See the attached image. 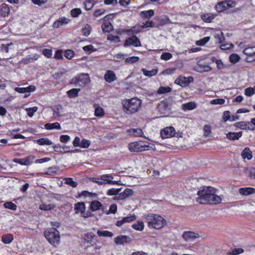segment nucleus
<instances>
[{"label": "nucleus", "mask_w": 255, "mask_h": 255, "mask_svg": "<svg viewBox=\"0 0 255 255\" xmlns=\"http://www.w3.org/2000/svg\"><path fill=\"white\" fill-rule=\"evenodd\" d=\"M90 81L89 76L88 74L82 73L75 78L72 79L71 83L75 84L81 87H83L89 83Z\"/></svg>", "instance_id": "423d86ee"}, {"label": "nucleus", "mask_w": 255, "mask_h": 255, "mask_svg": "<svg viewBox=\"0 0 255 255\" xmlns=\"http://www.w3.org/2000/svg\"><path fill=\"white\" fill-rule=\"evenodd\" d=\"M141 71L145 76L148 77H151L152 76L156 75L158 71L157 69H152L151 70L149 71L144 68H142L141 69Z\"/></svg>", "instance_id": "473e14b6"}, {"label": "nucleus", "mask_w": 255, "mask_h": 255, "mask_svg": "<svg viewBox=\"0 0 255 255\" xmlns=\"http://www.w3.org/2000/svg\"><path fill=\"white\" fill-rule=\"evenodd\" d=\"M82 13V10L79 8H75L71 10L70 14L73 17H77Z\"/></svg>", "instance_id": "49530a36"}, {"label": "nucleus", "mask_w": 255, "mask_h": 255, "mask_svg": "<svg viewBox=\"0 0 255 255\" xmlns=\"http://www.w3.org/2000/svg\"><path fill=\"white\" fill-rule=\"evenodd\" d=\"M74 52L72 50L68 49L65 51L64 56L68 59H72L74 57Z\"/></svg>", "instance_id": "0e129e2a"}, {"label": "nucleus", "mask_w": 255, "mask_h": 255, "mask_svg": "<svg viewBox=\"0 0 255 255\" xmlns=\"http://www.w3.org/2000/svg\"><path fill=\"white\" fill-rule=\"evenodd\" d=\"M75 213L80 214L83 218H88L92 216V214L88 211H86V207L84 202H78L74 205Z\"/></svg>", "instance_id": "39448f33"}, {"label": "nucleus", "mask_w": 255, "mask_h": 255, "mask_svg": "<svg viewBox=\"0 0 255 255\" xmlns=\"http://www.w3.org/2000/svg\"><path fill=\"white\" fill-rule=\"evenodd\" d=\"M194 196L193 200L202 204H216L222 201L221 196L215 194V192H196Z\"/></svg>", "instance_id": "f257e3e1"}, {"label": "nucleus", "mask_w": 255, "mask_h": 255, "mask_svg": "<svg viewBox=\"0 0 255 255\" xmlns=\"http://www.w3.org/2000/svg\"><path fill=\"white\" fill-rule=\"evenodd\" d=\"M246 174L251 178H255V168H249L246 170Z\"/></svg>", "instance_id": "6e6d98bb"}, {"label": "nucleus", "mask_w": 255, "mask_h": 255, "mask_svg": "<svg viewBox=\"0 0 255 255\" xmlns=\"http://www.w3.org/2000/svg\"><path fill=\"white\" fill-rule=\"evenodd\" d=\"M216 15L211 13H205L201 15V18L205 22H211L215 17Z\"/></svg>", "instance_id": "393cba45"}, {"label": "nucleus", "mask_w": 255, "mask_h": 255, "mask_svg": "<svg viewBox=\"0 0 255 255\" xmlns=\"http://www.w3.org/2000/svg\"><path fill=\"white\" fill-rule=\"evenodd\" d=\"M43 54L48 58H51L52 55V51L50 49H44L42 50Z\"/></svg>", "instance_id": "69168bd1"}, {"label": "nucleus", "mask_w": 255, "mask_h": 255, "mask_svg": "<svg viewBox=\"0 0 255 255\" xmlns=\"http://www.w3.org/2000/svg\"><path fill=\"white\" fill-rule=\"evenodd\" d=\"M12 46L13 43L12 42L7 44H2L0 47L1 51L3 52L8 53Z\"/></svg>", "instance_id": "8fccbe9b"}, {"label": "nucleus", "mask_w": 255, "mask_h": 255, "mask_svg": "<svg viewBox=\"0 0 255 255\" xmlns=\"http://www.w3.org/2000/svg\"><path fill=\"white\" fill-rule=\"evenodd\" d=\"M141 101L137 98H132L123 102V106L125 113L132 114L137 112L141 106Z\"/></svg>", "instance_id": "7ed1b4c3"}, {"label": "nucleus", "mask_w": 255, "mask_h": 255, "mask_svg": "<svg viewBox=\"0 0 255 255\" xmlns=\"http://www.w3.org/2000/svg\"><path fill=\"white\" fill-rule=\"evenodd\" d=\"M139 60V58L137 56H132L127 58L125 60V63L126 64H133L137 62Z\"/></svg>", "instance_id": "09e8293b"}, {"label": "nucleus", "mask_w": 255, "mask_h": 255, "mask_svg": "<svg viewBox=\"0 0 255 255\" xmlns=\"http://www.w3.org/2000/svg\"><path fill=\"white\" fill-rule=\"evenodd\" d=\"M158 108L161 112L168 111L170 110L169 105L167 102L163 101L158 105Z\"/></svg>", "instance_id": "2f4dec72"}, {"label": "nucleus", "mask_w": 255, "mask_h": 255, "mask_svg": "<svg viewBox=\"0 0 255 255\" xmlns=\"http://www.w3.org/2000/svg\"><path fill=\"white\" fill-rule=\"evenodd\" d=\"M176 134L175 128L172 127H166L160 131V135L162 138H167L175 136ZM176 136H178V135L177 134Z\"/></svg>", "instance_id": "6e6552de"}, {"label": "nucleus", "mask_w": 255, "mask_h": 255, "mask_svg": "<svg viewBox=\"0 0 255 255\" xmlns=\"http://www.w3.org/2000/svg\"><path fill=\"white\" fill-rule=\"evenodd\" d=\"M125 221L126 223H130L134 221L136 219V216L134 215H130L128 216L125 217L123 218Z\"/></svg>", "instance_id": "603ef678"}, {"label": "nucleus", "mask_w": 255, "mask_h": 255, "mask_svg": "<svg viewBox=\"0 0 255 255\" xmlns=\"http://www.w3.org/2000/svg\"><path fill=\"white\" fill-rule=\"evenodd\" d=\"M182 237L185 241L190 242L198 238L199 235L194 232L188 231L183 233Z\"/></svg>", "instance_id": "dca6fc26"}, {"label": "nucleus", "mask_w": 255, "mask_h": 255, "mask_svg": "<svg viewBox=\"0 0 255 255\" xmlns=\"http://www.w3.org/2000/svg\"><path fill=\"white\" fill-rule=\"evenodd\" d=\"M194 70L199 73L208 72L211 70L212 68L207 64L204 63L202 61H199L197 65L194 66Z\"/></svg>", "instance_id": "ddd939ff"}, {"label": "nucleus", "mask_w": 255, "mask_h": 255, "mask_svg": "<svg viewBox=\"0 0 255 255\" xmlns=\"http://www.w3.org/2000/svg\"><path fill=\"white\" fill-rule=\"evenodd\" d=\"M37 109L38 108L37 107H33L32 108H27L26 109V111H27V115L29 117H32L33 116L34 113L37 111Z\"/></svg>", "instance_id": "052dcab7"}, {"label": "nucleus", "mask_w": 255, "mask_h": 255, "mask_svg": "<svg viewBox=\"0 0 255 255\" xmlns=\"http://www.w3.org/2000/svg\"><path fill=\"white\" fill-rule=\"evenodd\" d=\"M233 2L232 0H224L219 2L215 6V9L218 12H222L229 8L232 7Z\"/></svg>", "instance_id": "9d476101"}, {"label": "nucleus", "mask_w": 255, "mask_h": 255, "mask_svg": "<svg viewBox=\"0 0 255 255\" xmlns=\"http://www.w3.org/2000/svg\"><path fill=\"white\" fill-rule=\"evenodd\" d=\"M108 194L113 196L112 199L115 200H124L132 195L131 192H129L128 194H127L126 192H109Z\"/></svg>", "instance_id": "2eb2a0df"}, {"label": "nucleus", "mask_w": 255, "mask_h": 255, "mask_svg": "<svg viewBox=\"0 0 255 255\" xmlns=\"http://www.w3.org/2000/svg\"><path fill=\"white\" fill-rule=\"evenodd\" d=\"M84 51L87 54H91L92 52L96 51V49L92 45H88L83 47Z\"/></svg>", "instance_id": "de8ad7c7"}, {"label": "nucleus", "mask_w": 255, "mask_h": 255, "mask_svg": "<svg viewBox=\"0 0 255 255\" xmlns=\"http://www.w3.org/2000/svg\"><path fill=\"white\" fill-rule=\"evenodd\" d=\"M144 218L147 221V224L149 228L159 230L166 225V221L161 216L149 214L144 215Z\"/></svg>", "instance_id": "f03ea898"}, {"label": "nucleus", "mask_w": 255, "mask_h": 255, "mask_svg": "<svg viewBox=\"0 0 255 255\" xmlns=\"http://www.w3.org/2000/svg\"><path fill=\"white\" fill-rule=\"evenodd\" d=\"M91 27L90 25L86 24L83 28H82V32L83 33V35H84L86 36H88L90 35L91 32Z\"/></svg>", "instance_id": "13d9d810"}, {"label": "nucleus", "mask_w": 255, "mask_h": 255, "mask_svg": "<svg viewBox=\"0 0 255 255\" xmlns=\"http://www.w3.org/2000/svg\"><path fill=\"white\" fill-rule=\"evenodd\" d=\"M141 28L139 25L134 26L130 29H126V33L129 36L135 35V34H138L141 31Z\"/></svg>", "instance_id": "4be33fe9"}, {"label": "nucleus", "mask_w": 255, "mask_h": 255, "mask_svg": "<svg viewBox=\"0 0 255 255\" xmlns=\"http://www.w3.org/2000/svg\"><path fill=\"white\" fill-rule=\"evenodd\" d=\"M243 53L248 56H253L255 55V46L248 47L243 50Z\"/></svg>", "instance_id": "c85d7f7f"}, {"label": "nucleus", "mask_w": 255, "mask_h": 255, "mask_svg": "<svg viewBox=\"0 0 255 255\" xmlns=\"http://www.w3.org/2000/svg\"><path fill=\"white\" fill-rule=\"evenodd\" d=\"M4 208H7L13 211H15L17 209L16 205L11 202H7L3 204Z\"/></svg>", "instance_id": "3c124183"}, {"label": "nucleus", "mask_w": 255, "mask_h": 255, "mask_svg": "<svg viewBox=\"0 0 255 255\" xmlns=\"http://www.w3.org/2000/svg\"><path fill=\"white\" fill-rule=\"evenodd\" d=\"M85 8L86 10H91L94 5V1L92 0H85L84 3Z\"/></svg>", "instance_id": "864d4df0"}, {"label": "nucleus", "mask_w": 255, "mask_h": 255, "mask_svg": "<svg viewBox=\"0 0 255 255\" xmlns=\"http://www.w3.org/2000/svg\"><path fill=\"white\" fill-rule=\"evenodd\" d=\"M242 131L238 132H230L227 133L226 137L228 139L231 140L239 139L242 136Z\"/></svg>", "instance_id": "5701e85b"}, {"label": "nucleus", "mask_w": 255, "mask_h": 255, "mask_svg": "<svg viewBox=\"0 0 255 255\" xmlns=\"http://www.w3.org/2000/svg\"><path fill=\"white\" fill-rule=\"evenodd\" d=\"M229 59L232 63L235 64L240 61L241 58L238 54L233 53L230 55Z\"/></svg>", "instance_id": "58836bf2"}, {"label": "nucleus", "mask_w": 255, "mask_h": 255, "mask_svg": "<svg viewBox=\"0 0 255 255\" xmlns=\"http://www.w3.org/2000/svg\"><path fill=\"white\" fill-rule=\"evenodd\" d=\"M241 156L244 161L250 160L253 158V153L249 147H245L242 151Z\"/></svg>", "instance_id": "a211bd4d"}, {"label": "nucleus", "mask_w": 255, "mask_h": 255, "mask_svg": "<svg viewBox=\"0 0 255 255\" xmlns=\"http://www.w3.org/2000/svg\"><path fill=\"white\" fill-rule=\"evenodd\" d=\"M193 81V78L192 77H185L184 76H180L177 78L175 83L181 87H185Z\"/></svg>", "instance_id": "f8f14e48"}, {"label": "nucleus", "mask_w": 255, "mask_h": 255, "mask_svg": "<svg viewBox=\"0 0 255 255\" xmlns=\"http://www.w3.org/2000/svg\"><path fill=\"white\" fill-rule=\"evenodd\" d=\"M132 228L137 231H142L144 230V224L142 221H138L131 225Z\"/></svg>", "instance_id": "cd10ccee"}, {"label": "nucleus", "mask_w": 255, "mask_h": 255, "mask_svg": "<svg viewBox=\"0 0 255 255\" xmlns=\"http://www.w3.org/2000/svg\"><path fill=\"white\" fill-rule=\"evenodd\" d=\"M127 132L131 136H143V132L140 128H130L127 130Z\"/></svg>", "instance_id": "412c9836"}, {"label": "nucleus", "mask_w": 255, "mask_h": 255, "mask_svg": "<svg viewBox=\"0 0 255 255\" xmlns=\"http://www.w3.org/2000/svg\"><path fill=\"white\" fill-rule=\"evenodd\" d=\"M140 14L142 17H144L145 18H149L153 15L154 11L152 9L142 11L141 12Z\"/></svg>", "instance_id": "37998d69"}, {"label": "nucleus", "mask_w": 255, "mask_h": 255, "mask_svg": "<svg viewBox=\"0 0 255 255\" xmlns=\"http://www.w3.org/2000/svg\"><path fill=\"white\" fill-rule=\"evenodd\" d=\"M58 168L57 166H52L49 167L47 171L45 172L46 175H53L57 174Z\"/></svg>", "instance_id": "e433bc0d"}, {"label": "nucleus", "mask_w": 255, "mask_h": 255, "mask_svg": "<svg viewBox=\"0 0 255 255\" xmlns=\"http://www.w3.org/2000/svg\"><path fill=\"white\" fill-rule=\"evenodd\" d=\"M101 180L104 181V184H114L115 181H112L113 177L110 174H105L101 176Z\"/></svg>", "instance_id": "a878e982"}, {"label": "nucleus", "mask_w": 255, "mask_h": 255, "mask_svg": "<svg viewBox=\"0 0 255 255\" xmlns=\"http://www.w3.org/2000/svg\"><path fill=\"white\" fill-rule=\"evenodd\" d=\"M9 12V8L6 5H4L0 10V15L3 17H5L8 15Z\"/></svg>", "instance_id": "4c0bfd02"}, {"label": "nucleus", "mask_w": 255, "mask_h": 255, "mask_svg": "<svg viewBox=\"0 0 255 255\" xmlns=\"http://www.w3.org/2000/svg\"><path fill=\"white\" fill-rule=\"evenodd\" d=\"M47 241L52 246L56 247L60 243V234L59 232L54 228L47 229L44 233Z\"/></svg>", "instance_id": "20e7f679"}, {"label": "nucleus", "mask_w": 255, "mask_h": 255, "mask_svg": "<svg viewBox=\"0 0 255 255\" xmlns=\"http://www.w3.org/2000/svg\"><path fill=\"white\" fill-rule=\"evenodd\" d=\"M197 107L196 104L194 102H190L182 105L181 108L183 111L192 110Z\"/></svg>", "instance_id": "b1692460"}, {"label": "nucleus", "mask_w": 255, "mask_h": 255, "mask_svg": "<svg viewBox=\"0 0 255 255\" xmlns=\"http://www.w3.org/2000/svg\"><path fill=\"white\" fill-rule=\"evenodd\" d=\"M44 127L46 129H60L61 128V127L60 124L57 123H47L44 125Z\"/></svg>", "instance_id": "c756f323"}, {"label": "nucleus", "mask_w": 255, "mask_h": 255, "mask_svg": "<svg viewBox=\"0 0 255 255\" xmlns=\"http://www.w3.org/2000/svg\"><path fill=\"white\" fill-rule=\"evenodd\" d=\"M107 39L114 43H118L121 41L120 38L119 36L114 35L112 34H110L108 35Z\"/></svg>", "instance_id": "a19ab883"}, {"label": "nucleus", "mask_w": 255, "mask_h": 255, "mask_svg": "<svg viewBox=\"0 0 255 255\" xmlns=\"http://www.w3.org/2000/svg\"><path fill=\"white\" fill-rule=\"evenodd\" d=\"M103 207L102 203L97 200H94L92 201L89 206L90 210L92 212H96L100 210Z\"/></svg>", "instance_id": "aec40b11"}, {"label": "nucleus", "mask_w": 255, "mask_h": 255, "mask_svg": "<svg viewBox=\"0 0 255 255\" xmlns=\"http://www.w3.org/2000/svg\"><path fill=\"white\" fill-rule=\"evenodd\" d=\"M131 241V238L128 236L126 235H119L114 239L115 243L118 246L130 244Z\"/></svg>", "instance_id": "9b49d317"}, {"label": "nucleus", "mask_w": 255, "mask_h": 255, "mask_svg": "<svg viewBox=\"0 0 255 255\" xmlns=\"http://www.w3.org/2000/svg\"><path fill=\"white\" fill-rule=\"evenodd\" d=\"M171 88L169 87H161L157 90V93L160 94H165L170 92L171 91Z\"/></svg>", "instance_id": "680f3d73"}, {"label": "nucleus", "mask_w": 255, "mask_h": 255, "mask_svg": "<svg viewBox=\"0 0 255 255\" xmlns=\"http://www.w3.org/2000/svg\"><path fill=\"white\" fill-rule=\"evenodd\" d=\"M13 239L11 234H6L2 236V242L5 244H9Z\"/></svg>", "instance_id": "72a5a7b5"}, {"label": "nucleus", "mask_w": 255, "mask_h": 255, "mask_svg": "<svg viewBox=\"0 0 255 255\" xmlns=\"http://www.w3.org/2000/svg\"><path fill=\"white\" fill-rule=\"evenodd\" d=\"M209 36L205 37L203 38L196 41V44L198 46L205 45L210 40Z\"/></svg>", "instance_id": "c03bdc74"}, {"label": "nucleus", "mask_w": 255, "mask_h": 255, "mask_svg": "<svg viewBox=\"0 0 255 255\" xmlns=\"http://www.w3.org/2000/svg\"><path fill=\"white\" fill-rule=\"evenodd\" d=\"M97 234L100 237L112 238L114 236V234L108 231L98 230Z\"/></svg>", "instance_id": "f704fd0d"}, {"label": "nucleus", "mask_w": 255, "mask_h": 255, "mask_svg": "<svg viewBox=\"0 0 255 255\" xmlns=\"http://www.w3.org/2000/svg\"><path fill=\"white\" fill-rule=\"evenodd\" d=\"M70 20L65 17H61L59 18L53 24V27L55 28H59L63 25L67 24Z\"/></svg>", "instance_id": "f3484780"}, {"label": "nucleus", "mask_w": 255, "mask_h": 255, "mask_svg": "<svg viewBox=\"0 0 255 255\" xmlns=\"http://www.w3.org/2000/svg\"><path fill=\"white\" fill-rule=\"evenodd\" d=\"M62 107L60 105H57L53 107L52 110L53 112V116L58 117L60 116V111L62 110Z\"/></svg>", "instance_id": "ea45409f"}, {"label": "nucleus", "mask_w": 255, "mask_h": 255, "mask_svg": "<svg viewBox=\"0 0 255 255\" xmlns=\"http://www.w3.org/2000/svg\"><path fill=\"white\" fill-rule=\"evenodd\" d=\"M91 142L89 140L83 138L81 142L80 147L83 148H88L90 145Z\"/></svg>", "instance_id": "bf43d9fd"}, {"label": "nucleus", "mask_w": 255, "mask_h": 255, "mask_svg": "<svg viewBox=\"0 0 255 255\" xmlns=\"http://www.w3.org/2000/svg\"><path fill=\"white\" fill-rule=\"evenodd\" d=\"M146 146L142 145L140 142H134L129 143L128 148L131 152H141L146 150Z\"/></svg>", "instance_id": "1a4fd4ad"}, {"label": "nucleus", "mask_w": 255, "mask_h": 255, "mask_svg": "<svg viewBox=\"0 0 255 255\" xmlns=\"http://www.w3.org/2000/svg\"><path fill=\"white\" fill-rule=\"evenodd\" d=\"M141 45L139 39L135 35H132L126 39L124 43V46L139 47Z\"/></svg>", "instance_id": "0eeeda50"}, {"label": "nucleus", "mask_w": 255, "mask_h": 255, "mask_svg": "<svg viewBox=\"0 0 255 255\" xmlns=\"http://www.w3.org/2000/svg\"><path fill=\"white\" fill-rule=\"evenodd\" d=\"M172 57V55L169 52H164L161 55V59L164 60H168Z\"/></svg>", "instance_id": "338daca9"}, {"label": "nucleus", "mask_w": 255, "mask_h": 255, "mask_svg": "<svg viewBox=\"0 0 255 255\" xmlns=\"http://www.w3.org/2000/svg\"><path fill=\"white\" fill-rule=\"evenodd\" d=\"M104 78L105 81L109 83H111L117 79L115 74L111 70H108L105 73Z\"/></svg>", "instance_id": "6ab92c4d"}, {"label": "nucleus", "mask_w": 255, "mask_h": 255, "mask_svg": "<svg viewBox=\"0 0 255 255\" xmlns=\"http://www.w3.org/2000/svg\"><path fill=\"white\" fill-rule=\"evenodd\" d=\"M105 114L103 109L100 107H98L95 109V115L96 117H101Z\"/></svg>", "instance_id": "5fc2aeb1"}, {"label": "nucleus", "mask_w": 255, "mask_h": 255, "mask_svg": "<svg viewBox=\"0 0 255 255\" xmlns=\"http://www.w3.org/2000/svg\"><path fill=\"white\" fill-rule=\"evenodd\" d=\"M65 183L73 187H76L78 183L73 181V179L71 178H66L65 179Z\"/></svg>", "instance_id": "4d7b16f0"}, {"label": "nucleus", "mask_w": 255, "mask_h": 255, "mask_svg": "<svg viewBox=\"0 0 255 255\" xmlns=\"http://www.w3.org/2000/svg\"><path fill=\"white\" fill-rule=\"evenodd\" d=\"M255 93V86L254 87L247 88L245 90V94L248 97H251Z\"/></svg>", "instance_id": "a18cd8bd"}, {"label": "nucleus", "mask_w": 255, "mask_h": 255, "mask_svg": "<svg viewBox=\"0 0 255 255\" xmlns=\"http://www.w3.org/2000/svg\"><path fill=\"white\" fill-rule=\"evenodd\" d=\"M35 89V86L30 85L26 88L16 87L14 90L19 93L25 94L24 97L26 98L29 96L30 92L34 91Z\"/></svg>", "instance_id": "4468645a"}, {"label": "nucleus", "mask_w": 255, "mask_h": 255, "mask_svg": "<svg viewBox=\"0 0 255 255\" xmlns=\"http://www.w3.org/2000/svg\"><path fill=\"white\" fill-rule=\"evenodd\" d=\"M36 143L39 145H49L52 144L51 140L47 137H43L36 140Z\"/></svg>", "instance_id": "bb28decb"}, {"label": "nucleus", "mask_w": 255, "mask_h": 255, "mask_svg": "<svg viewBox=\"0 0 255 255\" xmlns=\"http://www.w3.org/2000/svg\"><path fill=\"white\" fill-rule=\"evenodd\" d=\"M55 206L52 204H42L40 205L39 208L43 211H48L54 209Z\"/></svg>", "instance_id": "79ce46f5"}, {"label": "nucleus", "mask_w": 255, "mask_h": 255, "mask_svg": "<svg viewBox=\"0 0 255 255\" xmlns=\"http://www.w3.org/2000/svg\"><path fill=\"white\" fill-rule=\"evenodd\" d=\"M80 89L73 88L67 92V94L69 98H74L77 97Z\"/></svg>", "instance_id": "7c9ffc66"}, {"label": "nucleus", "mask_w": 255, "mask_h": 255, "mask_svg": "<svg viewBox=\"0 0 255 255\" xmlns=\"http://www.w3.org/2000/svg\"><path fill=\"white\" fill-rule=\"evenodd\" d=\"M14 161L16 163L23 165H29L31 164V161L28 157L21 159H16L14 160Z\"/></svg>", "instance_id": "c9c22d12"}, {"label": "nucleus", "mask_w": 255, "mask_h": 255, "mask_svg": "<svg viewBox=\"0 0 255 255\" xmlns=\"http://www.w3.org/2000/svg\"><path fill=\"white\" fill-rule=\"evenodd\" d=\"M223 120L224 122H227V121H230L231 120V116L230 112L229 111H225L223 114Z\"/></svg>", "instance_id": "774afa93"}, {"label": "nucleus", "mask_w": 255, "mask_h": 255, "mask_svg": "<svg viewBox=\"0 0 255 255\" xmlns=\"http://www.w3.org/2000/svg\"><path fill=\"white\" fill-rule=\"evenodd\" d=\"M211 128L209 125H206L203 127L204 135L205 137L208 136L211 133Z\"/></svg>", "instance_id": "e2e57ef3"}]
</instances>
